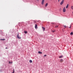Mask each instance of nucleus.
<instances>
[{"instance_id": "1", "label": "nucleus", "mask_w": 73, "mask_h": 73, "mask_svg": "<svg viewBox=\"0 0 73 73\" xmlns=\"http://www.w3.org/2000/svg\"><path fill=\"white\" fill-rule=\"evenodd\" d=\"M64 2V0H62V1L60 3V5H62V4H63Z\"/></svg>"}, {"instance_id": "2", "label": "nucleus", "mask_w": 73, "mask_h": 73, "mask_svg": "<svg viewBox=\"0 0 73 73\" xmlns=\"http://www.w3.org/2000/svg\"><path fill=\"white\" fill-rule=\"evenodd\" d=\"M63 12H66V9H65V7H64L63 9Z\"/></svg>"}, {"instance_id": "3", "label": "nucleus", "mask_w": 73, "mask_h": 73, "mask_svg": "<svg viewBox=\"0 0 73 73\" xmlns=\"http://www.w3.org/2000/svg\"><path fill=\"white\" fill-rule=\"evenodd\" d=\"M17 38H21V37H19V34H18L17 35Z\"/></svg>"}, {"instance_id": "4", "label": "nucleus", "mask_w": 73, "mask_h": 73, "mask_svg": "<svg viewBox=\"0 0 73 73\" xmlns=\"http://www.w3.org/2000/svg\"><path fill=\"white\" fill-rule=\"evenodd\" d=\"M60 62H64V60H63L62 59H61L60 60Z\"/></svg>"}, {"instance_id": "5", "label": "nucleus", "mask_w": 73, "mask_h": 73, "mask_svg": "<svg viewBox=\"0 0 73 73\" xmlns=\"http://www.w3.org/2000/svg\"><path fill=\"white\" fill-rule=\"evenodd\" d=\"M44 0H42V1L41 3V4H42V5L44 4Z\"/></svg>"}, {"instance_id": "6", "label": "nucleus", "mask_w": 73, "mask_h": 73, "mask_svg": "<svg viewBox=\"0 0 73 73\" xmlns=\"http://www.w3.org/2000/svg\"><path fill=\"white\" fill-rule=\"evenodd\" d=\"M35 27L36 29H37V25H35Z\"/></svg>"}, {"instance_id": "7", "label": "nucleus", "mask_w": 73, "mask_h": 73, "mask_svg": "<svg viewBox=\"0 0 73 73\" xmlns=\"http://www.w3.org/2000/svg\"><path fill=\"white\" fill-rule=\"evenodd\" d=\"M48 3H46L45 5V7H46L48 6Z\"/></svg>"}, {"instance_id": "8", "label": "nucleus", "mask_w": 73, "mask_h": 73, "mask_svg": "<svg viewBox=\"0 0 73 73\" xmlns=\"http://www.w3.org/2000/svg\"><path fill=\"white\" fill-rule=\"evenodd\" d=\"M55 28H58V25H55Z\"/></svg>"}, {"instance_id": "9", "label": "nucleus", "mask_w": 73, "mask_h": 73, "mask_svg": "<svg viewBox=\"0 0 73 73\" xmlns=\"http://www.w3.org/2000/svg\"><path fill=\"white\" fill-rule=\"evenodd\" d=\"M62 57H63V56H62V55H61V56H59V58H62Z\"/></svg>"}, {"instance_id": "10", "label": "nucleus", "mask_w": 73, "mask_h": 73, "mask_svg": "<svg viewBox=\"0 0 73 73\" xmlns=\"http://www.w3.org/2000/svg\"><path fill=\"white\" fill-rule=\"evenodd\" d=\"M63 27H64V29H65V28H66V25H63Z\"/></svg>"}, {"instance_id": "11", "label": "nucleus", "mask_w": 73, "mask_h": 73, "mask_svg": "<svg viewBox=\"0 0 73 73\" xmlns=\"http://www.w3.org/2000/svg\"><path fill=\"white\" fill-rule=\"evenodd\" d=\"M38 53H39V54H42V52H40V51H39L38 52Z\"/></svg>"}, {"instance_id": "12", "label": "nucleus", "mask_w": 73, "mask_h": 73, "mask_svg": "<svg viewBox=\"0 0 73 73\" xmlns=\"http://www.w3.org/2000/svg\"><path fill=\"white\" fill-rule=\"evenodd\" d=\"M68 7H69V4H68L66 6V8H68Z\"/></svg>"}, {"instance_id": "13", "label": "nucleus", "mask_w": 73, "mask_h": 73, "mask_svg": "<svg viewBox=\"0 0 73 73\" xmlns=\"http://www.w3.org/2000/svg\"><path fill=\"white\" fill-rule=\"evenodd\" d=\"M42 28H43V31H44L45 30V28L44 27H42Z\"/></svg>"}, {"instance_id": "14", "label": "nucleus", "mask_w": 73, "mask_h": 73, "mask_svg": "<svg viewBox=\"0 0 73 73\" xmlns=\"http://www.w3.org/2000/svg\"><path fill=\"white\" fill-rule=\"evenodd\" d=\"M29 62H30V63H32V61L31 60H30Z\"/></svg>"}, {"instance_id": "15", "label": "nucleus", "mask_w": 73, "mask_h": 73, "mask_svg": "<svg viewBox=\"0 0 73 73\" xmlns=\"http://www.w3.org/2000/svg\"><path fill=\"white\" fill-rule=\"evenodd\" d=\"M71 9H73V6H71Z\"/></svg>"}, {"instance_id": "16", "label": "nucleus", "mask_w": 73, "mask_h": 73, "mask_svg": "<svg viewBox=\"0 0 73 73\" xmlns=\"http://www.w3.org/2000/svg\"><path fill=\"white\" fill-rule=\"evenodd\" d=\"M70 35H73V33L71 32V33H70Z\"/></svg>"}, {"instance_id": "17", "label": "nucleus", "mask_w": 73, "mask_h": 73, "mask_svg": "<svg viewBox=\"0 0 73 73\" xmlns=\"http://www.w3.org/2000/svg\"><path fill=\"white\" fill-rule=\"evenodd\" d=\"M15 73V70H14V69H13V72H12L11 73Z\"/></svg>"}, {"instance_id": "18", "label": "nucleus", "mask_w": 73, "mask_h": 73, "mask_svg": "<svg viewBox=\"0 0 73 73\" xmlns=\"http://www.w3.org/2000/svg\"><path fill=\"white\" fill-rule=\"evenodd\" d=\"M56 31V30H54V31H52V32H55Z\"/></svg>"}, {"instance_id": "19", "label": "nucleus", "mask_w": 73, "mask_h": 73, "mask_svg": "<svg viewBox=\"0 0 73 73\" xmlns=\"http://www.w3.org/2000/svg\"><path fill=\"white\" fill-rule=\"evenodd\" d=\"M25 33H27V31H25Z\"/></svg>"}, {"instance_id": "20", "label": "nucleus", "mask_w": 73, "mask_h": 73, "mask_svg": "<svg viewBox=\"0 0 73 73\" xmlns=\"http://www.w3.org/2000/svg\"><path fill=\"white\" fill-rule=\"evenodd\" d=\"M46 55H44V57H46Z\"/></svg>"}, {"instance_id": "21", "label": "nucleus", "mask_w": 73, "mask_h": 73, "mask_svg": "<svg viewBox=\"0 0 73 73\" xmlns=\"http://www.w3.org/2000/svg\"><path fill=\"white\" fill-rule=\"evenodd\" d=\"M5 40V39H1V40Z\"/></svg>"}, {"instance_id": "22", "label": "nucleus", "mask_w": 73, "mask_h": 73, "mask_svg": "<svg viewBox=\"0 0 73 73\" xmlns=\"http://www.w3.org/2000/svg\"><path fill=\"white\" fill-rule=\"evenodd\" d=\"M9 64L11 63V62H10V61H9Z\"/></svg>"}, {"instance_id": "23", "label": "nucleus", "mask_w": 73, "mask_h": 73, "mask_svg": "<svg viewBox=\"0 0 73 73\" xmlns=\"http://www.w3.org/2000/svg\"><path fill=\"white\" fill-rule=\"evenodd\" d=\"M60 0H58V2H59V1H60Z\"/></svg>"}, {"instance_id": "24", "label": "nucleus", "mask_w": 73, "mask_h": 73, "mask_svg": "<svg viewBox=\"0 0 73 73\" xmlns=\"http://www.w3.org/2000/svg\"><path fill=\"white\" fill-rule=\"evenodd\" d=\"M71 28V26L69 27V28Z\"/></svg>"}, {"instance_id": "25", "label": "nucleus", "mask_w": 73, "mask_h": 73, "mask_svg": "<svg viewBox=\"0 0 73 73\" xmlns=\"http://www.w3.org/2000/svg\"><path fill=\"white\" fill-rule=\"evenodd\" d=\"M5 49H7V47Z\"/></svg>"}, {"instance_id": "26", "label": "nucleus", "mask_w": 73, "mask_h": 73, "mask_svg": "<svg viewBox=\"0 0 73 73\" xmlns=\"http://www.w3.org/2000/svg\"><path fill=\"white\" fill-rule=\"evenodd\" d=\"M12 62H11V63H12Z\"/></svg>"}]
</instances>
